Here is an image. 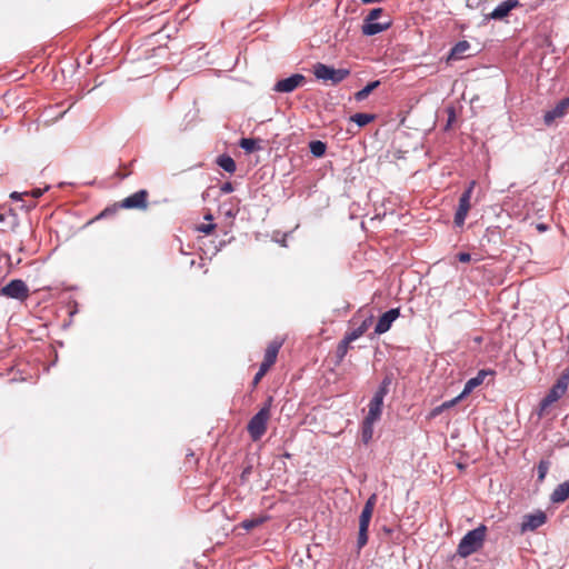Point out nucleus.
I'll return each instance as SVG.
<instances>
[{
	"label": "nucleus",
	"mask_w": 569,
	"mask_h": 569,
	"mask_svg": "<svg viewBox=\"0 0 569 569\" xmlns=\"http://www.w3.org/2000/svg\"><path fill=\"white\" fill-rule=\"evenodd\" d=\"M486 532L487 527L485 525H480L477 528L468 531L460 540L457 548V553L461 558H467L479 551L483 546Z\"/></svg>",
	"instance_id": "obj_1"
},
{
	"label": "nucleus",
	"mask_w": 569,
	"mask_h": 569,
	"mask_svg": "<svg viewBox=\"0 0 569 569\" xmlns=\"http://www.w3.org/2000/svg\"><path fill=\"white\" fill-rule=\"evenodd\" d=\"M377 502V495L372 493L366 501L362 511L359 516V532L357 538V551L368 543V530L372 518V512Z\"/></svg>",
	"instance_id": "obj_2"
},
{
	"label": "nucleus",
	"mask_w": 569,
	"mask_h": 569,
	"mask_svg": "<svg viewBox=\"0 0 569 569\" xmlns=\"http://www.w3.org/2000/svg\"><path fill=\"white\" fill-rule=\"evenodd\" d=\"M350 71L345 68L336 69L332 66H328L321 62H317L313 66V74L318 80L330 82L331 84H338L343 81Z\"/></svg>",
	"instance_id": "obj_3"
},
{
	"label": "nucleus",
	"mask_w": 569,
	"mask_h": 569,
	"mask_svg": "<svg viewBox=\"0 0 569 569\" xmlns=\"http://www.w3.org/2000/svg\"><path fill=\"white\" fill-rule=\"evenodd\" d=\"M0 295L10 299L24 301L29 297V288L21 279H12L0 289Z\"/></svg>",
	"instance_id": "obj_4"
},
{
	"label": "nucleus",
	"mask_w": 569,
	"mask_h": 569,
	"mask_svg": "<svg viewBox=\"0 0 569 569\" xmlns=\"http://www.w3.org/2000/svg\"><path fill=\"white\" fill-rule=\"evenodd\" d=\"M270 417L264 410H259L248 422L247 430L253 441L259 440L267 431Z\"/></svg>",
	"instance_id": "obj_5"
},
{
	"label": "nucleus",
	"mask_w": 569,
	"mask_h": 569,
	"mask_svg": "<svg viewBox=\"0 0 569 569\" xmlns=\"http://www.w3.org/2000/svg\"><path fill=\"white\" fill-rule=\"evenodd\" d=\"M476 181H471L469 187L461 193L459 204L455 213L453 222L457 227H462L470 209V199Z\"/></svg>",
	"instance_id": "obj_6"
},
{
	"label": "nucleus",
	"mask_w": 569,
	"mask_h": 569,
	"mask_svg": "<svg viewBox=\"0 0 569 569\" xmlns=\"http://www.w3.org/2000/svg\"><path fill=\"white\" fill-rule=\"evenodd\" d=\"M306 82V77L301 73H293L288 78L278 80L272 90L278 93H291Z\"/></svg>",
	"instance_id": "obj_7"
},
{
	"label": "nucleus",
	"mask_w": 569,
	"mask_h": 569,
	"mask_svg": "<svg viewBox=\"0 0 569 569\" xmlns=\"http://www.w3.org/2000/svg\"><path fill=\"white\" fill-rule=\"evenodd\" d=\"M121 209H140L144 210L148 207V191L141 189L119 202Z\"/></svg>",
	"instance_id": "obj_8"
},
{
	"label": "nucleus",
	"mask_w": 569,
	"mask_h": 569,
	"mask_svg": "<svg viewBox=\"0 0 569 569\" xmlns=\"http://www.w3.org/2000/svg\"><path fill=\"white\" fill-rule=\"evenodd\" d=\"M567 391L565 383L556 381L539 403V415L542 416L548 407L558 401Z\"/></svg>",
	"instance_id": "obj_9"
},
{
	"label": "nucleus",
	"mask_w": 569,
	"mask_h": 569,
	"mask_svg": "<svg viewBox=\"0 0 569 569\" xmlns=\"http://www.w3.org/2000/svg\"><path fill=\"white\" fill-rule=\"evenodd\" d=\"M519 0H505L499 3L489 14L485 16V21L502 20L509 16L511 10L520 7Z\"/></svg>",
	"instance_id": "obj_10"
},
{
	"label": "nucleus",
	"mask_w": 569,
	"mask_h": 569,
	"mask_svg": "<svg viewBox=\"0 0 569 569\" xmlns=\"http://www.w3.org/2000/svg\"><path fill=\"white\" fill-rule=\"evenodd\" d=\"M569 109V97L562 98L557 104L543 114L546 126H551L557 119H561L567 114Z\"/></svg>",
	"instance_id": "obj_11"
},
{
	"label": "nucleus",
	"mask_w": 569,
	"mask_h": 569,
	"mask_svg": "<svg viewBox=\"0 0 569 569\" xmlns=\"http://www.w3.org/2000/svg\"><path fill=\"white\" fill-rule=\"evenodd\" d=\"M547 516L542 510H537L533 513L525 515L520 525L521 532L533 531L545 525Z\"/></svg>",
	"instance_id": "obj_12"
},
{
	"label": "nucleus",
	"mask_w": 569,
	"mask_h": 569,
	"mask_svg": "<svg viewBox=\"0 0 569 569\" xmlns=\"http://www.w3.org/2000/svg\"><path fill=\"white\" fill-rule=\"evenodd\" d=\"M399 316H400L399 308H392V309H389L388 311H386L385 313H382L379 317L378 322L375 327V333L382 335V333L389 331L393 321L396 319H398Z\"/></svg>",
	"instance_id": "obj_13"
},
{
	"label": "nucleus",
	"mask_w": 569,
	"mask_h": 569,
	"mask_svg": "<svg viewBox=\"0 0 569 569\" xmlns=\"http://www.w3.org/2000/svg\"><path fill=\"white\" fill-rule=\"evenodd\" d=\"M391 24L392 20L390 18L381 22L363 20L361 31L365 36L371 37L388 30Z\"/></svg>",
	"instance_id": "obj_14"
},
{
	"label": "nucleus",
	"mask_w": 569,
	"mask_h": 569,
	"mask_svg": "<svg viewBox=\"0 0 569 569\" xmlns=\"http://www.w3.org/2000/svg\"><path fill=\"white\" fill-rule=\"evenodd\" d=\"M495 372L492 370H489V369H481L477 372V375L472 378H470L466 383H465V387H463V390L461 391L462 396L467 397L473 389H476L477 387H479L485 378L488 376V375H493Z\"/></svg>",
	"instance_id": "obj_15"
},
{
	"label": "nucleus",
	"mask_w": 569,
	"mask_h": 569,
	"mask_svg": "<svg viewBox=\"0 0 569 569\" xmlns=\"http://www.w3.org/2000/svg\"><path fill=\"white\" fill-rule=\"evenodd\" d=\"M281 346L282 341L274 340L270 342L266 349L263 361L261 363L271 367L277 360V356Z\"/></svg>",
	"instance_id": "obj_16"
},
{
	"label": "nucleus",
	"mask_w": 569,
	"mask_h": 569,
	"mask_svg": "<svg viewBox=\"0 0 569 569\" xmlns=\"http://www.w3.org/2000/svg\"><path fill=\"white\" fill-rule=\"evenodd\" d=\"M569 497V481H565L556 487L550 496L553 503L565 502Z\"/></svg>",
	"instance_id": "obj_17"
},
{
	"label": "nucleus",
	"mask_w": 569,
	"mask_h": 569,
	"mask_svg": "<svg viewBox=\"0 0 569 569\" xmlns=\"http://www.w3.org/2000/svg\"><path fill=\"white\" fill-rule=\"evenodd\" d=\"M470 49V43L467 40L458 41L450 50L448 60H458L463 57V53Z\"/></svg>",
	"instance_id": "obj_18"
},
{
	"label": "nucleus",
	"mask_w": 569,
	"mask_h": 569,
	"mask_svg": "<svg viewBox=\"0 0 569 569\" xmlns=\"http://www.w3.org/2000/svg\"><path fill=\"white\" fill-rule=\"evenodd\" d=\"M372 320H373V316L372 315L368 316L366 319L362 320V322L357 328L352 329L351 331L347 332L346 335L353 341L357 340L368 330V328L372 323Z\"/></svg>",
	"instance_id": "obj_19"
},
{
	"label": "nucleus",
	"mask_w": 569,
	"mask_h": 569,
	"mask_svg": "<svg viewBox=\"0 0 569 569\" xmlns=\"http://www.w3.org/2000/svg\"><path fill=\"white\" fill-rule=\"evenodd\" d=\"M216 163L228 173H234L237 170L236 161L227 153L220 154Z\"/></svg>",
	"instance_id": "obj_20"
},
{
	"label": "nucleus",
	"mask_w": 569,
	"mask_h": 569,
	"mask_svg": "<svg viewBox=\"0 0 569 569\" xmlns=\"http://www.w3.org/2000/svg\"><path fill=\"white\" fill-rule=\"evenodd\" d=\"M260 140L253 138H241L239 141V147L244 150L247 153H251L256 150H260L261 147L259 144Z\"/></svg>",
	"instance_id": "obj_21"
},
{
	"label": "nucleus",
	"mask_w": 569,
	"mask_h": 569,
	"mask_svg": "<svg viewBox=\"0 0 569 569\" xmlns=\"http://www.w3.org/2000/svg\"><path fill=\"white\" fill-rule=\"evenodd\" d=\"M380 84L379 80L371 81L367 83L361 90L355 93V99L357 101H363L368 98V96Z\"/></svg>",
	"instance_id": "obj_22"
},
{
	"label": "nucleus",
	"mask_w": 569,
	"mask_h": 569,
	"mask_svg": "<svg viewBox=\"0 0 569 569\" xmlns=\"http://www.w3.org/2000/svg\"><path fill=\"white\" fill-rule=\"evenodd\" d=\"M269 519V516H259V517H253V518H250V519H244L242 522H241V527L247 530V531H250L259 526H261L262 523H264L267 520Z\"/></svg>",
	"instance_id": "obj_23"
},
{
	"label": "nucleus",
	"mask_w": 569,
	"mask_h": 569,
	"mask_svg": "<svg viewBox=\"0 0 569 569\" xmlns=\"http://www.w3.org/2000/svg\"><path fill=\"white\" fill-rule=\"evenodd\" d=\"M376 118L372 113L358 112L351 116L350 120L355 122L358 127H365L373 121Z\"/></svg>",
	"instance_id": "obj_24"
},
{
	"label": "nucleus",
	"mask_w": 569,
	"mask_h": 569,
	"mask_svg": "<svg viewBox=\"0 0 569 569\" xmlns=\"http://www.w3.org/2000/svg\"><path fill=\"white\" fill-rule=\"evenodd\" d=\"M309 150L316 158H321L327 151V144L321 140H313L309 143Z\"/></svg>",
	"instance_id": "obj_25"
},
{
	"label": "nucleus",
	"mask_w": 569,
	"mask_h": 569,
	"mask_svg": "<svg viewBox=\"0 0 569 569\" xmlns=\"http://www.w3.org/2000/svg\"><path fill=\"white\" fill-rule=\"evenodd\" d=\"M352 341H353L352 339H350L347 335H345L343 339L338 343L337 350H336V356L339 360H342L346 357V355L349 350L350 343Z\"/></svg>",
	"instance_id": "obj_26"
},
{
	"label": "nucleus",
	"mask_w": 569,
	"mask_h": 569,
	"mask_svg": "<svg viewBox=\"0 0 569 569\" xmlns=\"http://www.w3.org/2000/svg\"><path fill=\"white\" fill-rule=\"evenodd\" d=\"M373 423L375 422H370V421H366V420L362 421L361 438H362L363 443H366V445L372 439Z\"/></svg>",
	"instance_id": "obj_27"
},
{
	"label": "nucleus",
	"mask_w": 569,
	"mask_h": 569,
	"mask_svg": "<svg viewBox=\"0 0 569 569\" xmlns=\"http://www.w3.org/2000/svg\"><path fill=\"white\" fill-rule=\"evenodd\" d=\"M392 380H393L392 373L385 375V377L382 378V380L375 393H380L381 396L386 397L389 392V388L392 383Z\"/></svg>",
	"instance_id": "obj_28"
},
{
	"label": "nucleus",
	"mask_w": 569,
	"mask_h": 569,
	"mask_svg": "<svg viewBox=\"0 0 569 569\" xmlns=\"http://www.w3.org/2000/svg\"><path fill=\"white\" fill-rule=\"evenodd\" d=\"M368 407H369L368 415L366 416V418L363 420L370 421V422H376L377 420L380 419L382 410L378 407L371 406L370 403Z\"/></svg>",
	"instance_id": "obj_29"
},
{
	"label": "nucleus",
	"mask_w": 569,
	"mask_h": 569,
	"mask_svg": "<svg viewBox=\"0 0 569 569\" xmlns=\"http://www.w3.org/2000/svg\"><path fill=\"white\" fill-rule=\"evenodd\" d=\"M548 470H549V461L541 460L537 467V476H538L539 481H542L546 478Z\"/></svg>",
	"instance_id": "obj_30"
},
{
	"label": "nucleus",
	"mask_w": 569,
	"mask_h": 569,
	"mask_svg": "<svg viewBox=\"0 0 569 569\" xmlns=\"http://www.w3.org/2000/svg\"><path fill=\"white\" fill-rule=\"evenodd\" d=\"M118 209H121L119 207V203H114L113 206H110V207H107L106 209H103L97 217V219H102V218H107V217H110L112 214H114Z\"/></svg>",
	"instance_id": "obj_31"
},
{
	"label": "nucleus",
	"mask_w": 569,
	"mask_h": 569,
	"mask_svg": "<svg viewBox=\"0 0 569 569\" xmlns=\"http://www.w3.org/2000/svg\"><path fill=\"white\" fill-rule=\"evenodd\" d=\"M269 369H270V367L260 363L259 370L253 377L252 385L253 386L258 385L259 381L261 380V378L267 373V371Z\"/></svg>",
	"instance_id": "obj_32"
},
{
	"label": "nucleus",
	"mask_w": 569,
	"mask_h": 569,
	"mask_svg": "<svg viewBox=\"0 0 569 569\" xmlns=\"http://www.w3.org/2000/svg\"><path fill=\"white\" fill-rule=\"evenodd\" d=\"M382 13H383V9L382 8H375V9H372L369 12V14L365 18V20H367V21H377V19H379Z\"/></svg>",
	"instance_id": "obj_33"
},
{
	"label": "nucleus",
	"mask_w": 569,
	"mask_h": 569,
	"mask_svg": "<svg viewBox=\"0 0 569 569\" xmlns=\"http://www.w3.org/2000/svg\"><path fill=\"white\" fill-rule=\"evenodd\" d=\"M463 398H465V396H462V393L460 392V395H458L456 398L442 402L441 405H442L443 410H448V409L452 408L453 406H456Z\"/></svg>",
	"instance_id": "obj_34"
},
{
	"label": "nucleus",
	"mask_w": 569,
	"mask_h": 569,
	"mask_svg": "<svg viewBox=\"0 0 569 569\" xmlns=\"http://www.w3.org/2000/svg\"><path fill=\"white\" fill-rule=\"evenodd\" d=\"M383 399H385V397L381 396L380 393H375L369 403L371 406L378 407V408H380L382 410Z\"/></svg>",
	"instance_id": "obj_35"
},
{
	"label": "nucleus",
	"mask_w": 569,
	"mask_h": 569,
	"mask_svg": "<svg viewBox=\"0 0 569 569\" xmlns=\"http://www.w3.org/2000/svg\"><path fill=\"white\" fill-rule=\"evenodd\" d=\"M272 402H273V398L271 396H269L266 401L263 402L262 407L260 408V410H264L266 411V415L270 417V410H271V407H272Z\"/></svg>",
	"instance_id": "obj_36"
},
{
	"label": "nucleus",
	"mask_w": 569,
	"mask_h": 569,
	"mask_svg": "<svg viewBox=\"0 0 569 569\" xmlns=\"http://www.w3.org/2000/svg\"><path fill=\"white\" fill-rule=\"evenodd\" d=\"M216 228L214 223L201 224L198 230L202 233L210 234Z\"/></svg>",
	"instance_id": "obj_37"
},
{
	"label": "nucleus",
	"mask_w": 569,
	"mask_h": 569,
	"mask_svg": "<svg viewBox=\"0 0 569 569\" xmlns=\"http://www.w3.org/2000/svg\"><path fill=\"white\" fill-rule=\"evenodd\" d=\"M557 381L565 383L566 388L568 389V386H569V367L565 369V371L561 373V376L558 378Z\"/></svg>",
	"instance_id": "obj_38"
},
{
	"label": "nucleus",
	"mask_w": 569,
	"mask_h": 569,
	"mask_svg": "<svg viewBox=\"0 0 569 569\" xmlns=\"http://www.w3.org/2000/svg\"><path fill=\"white\" fill-rule=\"evenodd\" d=\"M233 190H234V187H233V184H232L231 182H229V181H228V182H224V183H223V184H221V187H220V191H221V193H224V194H227V193H231V192H233Z\"/></svg>",
	"instance_id": "obj_39"
},
{
	"label": "nucleus",
	"mask_w": 569,
	"mask_h": 569,
	"mask_svg": "<svg viewBox=\"0 0 569 569\" xmlns=\"http://www.w3.org/2000/svg\"><path fill=\"white\" fill-rule=\"evenodd\" d=\"M49 189V187H46L44 189H40V188H34L32 189L29 194L34 198V199H38L40 198L44 191H47Z\"/></svg>",
	"instance_id": "obj_40"
},
{
	"label": "nucleus",
	"mask_w": 569,
	"mask_h": 569,
	"mask_svg": "<svg viewBox=\"0 0 569 569\" xmlns=\"http://www.w3.org/2000/svg\"><path fill=\"white\" fill-rule=\"evenodd\" d=\"M23 196H29V192L28 191H26V192L13 191L10 193V199L13 201H19L22 199Z\"/></svg>",
	"instance_id": "obj_41"
},
{
	"label": "nucleus",
	"mask_w": 569,
	"mask_h": 569,
	"mask_svg": "<svg viewBox=\"0 0 569 569\" xmlns=\"http://www.w3.org/2000/svg\"><path fill=\"white\" fill-rule=\"evenodd\" d=\"M457 259L460 261V262H469L471 260V254L469 252H459L457 254Z\"/></svg>",
	"instance_id": "obj_42"
},
{
	"label": "nucleus",
	"mask_w": 569,
	"mask_h": 569,
	"mask_svg": "<svg viewBox=\"0 0 569 569\" xmlns=\"http://www.w3.org/2000/svg\"><path fill=\"white\" fill-rule=\"evenodd\" d=\"M443 408H442V405H439L437 407H435L431 412H430V417L435 418L437 416H439L441 412H443Z\"/></svg>",
	"instance_id": "obj_43"
},
{
	"label": "nucleus",
	"mask_w": 569,
	"mask_h": 569,
	"mask_svg": "<svg viewBox=\"0 0 569 569\" xmlns=\"http://www.w3.org/2000/svg\"><path fill=\"white\" fill-rule=\"evenodd\" d=\"M479 2H480V0H467L466 4L468 8L473 9V8L478 7Z\"/></svg>",
	"instance_id": "obj_44"
},
{
	"label": "nucleus",
	"mask_w": 569,
	"mask_h": 569,
	"mask_svg": "<svg viewBox=\"0 0 569 569\" xmlns=\"http://www.w3.org/2000/svg\"><path fill=\"white\" fill-rule=\"evenodd\" d=\"M250 472H251V467L246 468L241 473V479L244 480Z\"/></svg>",
	"instance_id": "obj_45"
},
{
	"label": "nucleus",
	"mask_w": 569,
	"mask_h": 569,
	"mask_svg": "<svg viewBox=\"0 0 569 569\" xmlns=\"http://www.w3.org/2000/svg\"><path fill=\"white\" fill-rule=\"evenodd\" d=\"M455 118V111L453 109H450V112H449V119H448V126L450 124L451 120Z\"/></svg>",
	"instance_id": "obj_46"
},
{
	"label": "nucleus",
	"mask_w": 569,
	"mask_h": 569,
	"mask_svg": "<svg viewBox=\"0 0 569 569\" xmlns=\"http://www.w3.org/2000/svg\"><path fill=\"white\" fill-rule=\"evenodd\" d=\"M227 217L229 218H234L236 217V212H233L231 209H229L228 211H226L224 213Z\"/></svg>",
	"instance_id": "obj_47"
},
{
	"label": "nucleus",
	"mask_w": 569,
	"mask_h": 569,
	"mask_svg": "<svg viewBox=\"0 0 569 569\" xmlns=\"http://www.w3.org/2000/svg\"><path fill=\"white\" fill-rule=\"evenodd\" d=\"M537 229H538L539 231H546V230H547V226H546V224H543V223H539V224L537 226Z\"/></svg>",
	"instance_id": "obj_48"
},
{
	"label": "nucleus",
	"mask_w": 569,
	"mask_h": 569,
	"mask_svg": "<svg viewBox=\"0 0 569 569\" xmlns=\"http://www.w3.org/2000/svg\"><path fill=\"white\" fill-rule=\"evenodd\" d=\"M204 219L206 220H211L212 219V214L208 213L207 216H204Z\"/></svg>",
	"instance_id": "obj_49"
},
{
	"label": "nucleus",
	"mask_w": 569,
	"mask_h": 569,
	"mask_svg": "<svg viewBox=\"0 0 569 569\" xmlns=\"http://www.w3.org/2000/svg\"><path fill=\"white\" fill-rule=\"evenodd\" d=\"M6 220V216L0 213V222H3Z\"/></svg>",
	"instance_id": "obj_50"
},
{
	"label": "nucleus",
	"mask_w": 569,
	"mask_h": 569,
	"mask_svg": "<svg viewBox=\"0 0 569 569\" xmlns=\"http://www.w3.org/2000/svg\"><path fill=\"white\" fill-rule=\"evenodd\" d=\"M34 206H36L34 203H30V204L28 206V208H32V207H34Z\"/></svg>",
	"instance_id": "obj_51"
},
{
	"label": "nucleus",
	"mask_w": 569,
	"mask_h": 569,
	"mask_svg": "<svg viewBox=\"0 0 569 569\" xmlns=\"http://www.w3.org/2000/svg\"><path fill=\"white\" fill-rule=\"evenodd\" d=\"M284 457H286V458H289V457H290V453L286 452V453H284Z\"/></svg>",
	"instance_id": "obj_52"
}]
</instances>
